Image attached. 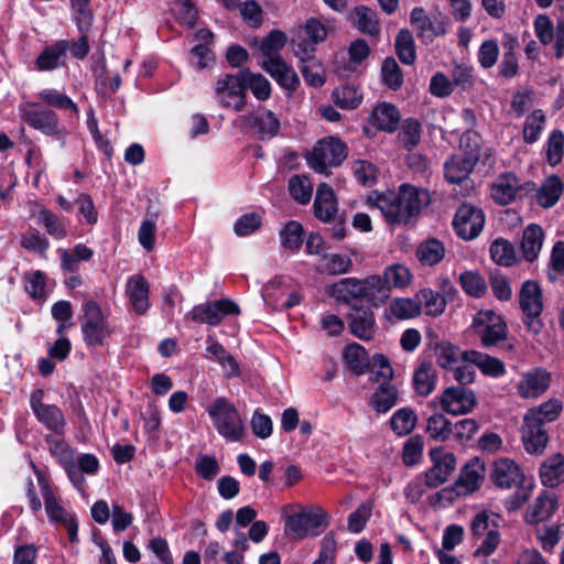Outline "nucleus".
<instances>
[{
	"label": "nucleus",
	"mask_w": 564,
	"mask_h": 564,
	"mask_svg": "<svg viewBox=\"0 0 564 564\" xmlns=\"http://www.w3.org/2000/svg\"><path fill=\"white\" fill-rule=\"evenodd\" d=\"M429 202L427 191L409 184H402L398 192H373L367 198L368 205L380 210L391 225L408 224Z\"/></svg>",
	"instance_id": "obj_1"
},
{
	"label": "nucleus",
	"mask_w": 564,
	"mask_h": 564,
	"mask_svg": "<svg viewBox=\"0 0 564 564\" xmlns=\"http://www.w3.org/2000/svg\"><path fill=\"white\" fill-rule=\"evenodd\" d=\"M207 413L216 431L228 442H239L245 432L242 419L232 402L225 397L216 398Z\"/></svg>",
	"instance_id": "obj_2"
},
{
	"label": "nucleus",
	"mask_w": 564,
	"mask_h": 564,
	"mask_svg": "<svg viewBox=\"0 0 564 564\" xmlns=\"http://www.w3.org/2000/svg\"><path fill=\"white\" fill-rule=\"evenodd\" d=\"M84 315L80 321L83 339L88 347L105 346L113 333V327L105 317L95 301L83 304Z\"/></svg>",
	"instance_id": "obj_3"
},
{
	"label": "nucleus",
	"mask_w": 564,
	"mask_h": 564,
	"mask_svg": "<svg viewBox=\"0 0 564 564\" xmlns=\"http://www.w3.org/2000/svg\"><path fill=\"white\" fill-rule=\"evenodd\" d=\"M347 158V149L339 139L329 137L319 140L307 156L308 166L319 174H328V170L338 166Z\"/></svg>",
	"instance_id": "obj_4"
},
{
	"label": "nucleus",
	"mask_w": 564,
	"mask_h": 564,
	"mask_svg": "<svg viewBox=\"0 0 564 564\" xmlns=\"http://www.w3.org/2000/svg\"><path fill=\"white\" fill-rule=\"evenodd\" d=\"M519 305L528 332L533 335L540 334L542 329L540 316L543 311V293L538 282L527 280L522 283L519 293Z\"/></svg>",
	"instance_id": "obj_5"
},
{
	"label": "nucleus",
	"mask_w": 564,
	"mask_h": 564,
	"mask_svg": "<svg viewBox=\"0 0 564 564\" xmlns=\"http://www.w3.org/2000/svg\"><path fill=\"white\" fill-rule=\"evenodd\" d=\"M327 514L322 509H303L285 521V533L293 540L319 535L327 527Z\"/></svg>",
	"instance_id": "obj_6"
},
{
	"label": "nucleus",
	"mask_w": 564,
	"mask_h": 564,
	"mask_svg": "<svg viewBox=\"0 0 564 564\" xmlns=\"http://www.w3.org/2000/svg\"><path fill=\"white\" fill-rule=\"evenodd\" d=\"M21 119L47 137L63 140L66 134L65 129L59 124L57 113L52 109L40 107L35 102L21 109Z\"/></svg>",
	"instance_id": "obj_7"
},
{
	"label": "nucleus",
	"mask_w": 564,
	"mask_h": 564,
	"mask_svg": "<svg viewBox=\"0 0 564 564\" xmlns=\"http://www.w3.org/2000/svg\"><path fill=\"white\" fill-rule=\"evenodd\" d=\"M215 96L224 108L240 111L247 98L242 70L236 75L220 76L215 85Z\"/></svg>",
	"instance_id": "obj_8"
},
{
	"label": "nucleus",
	"mask_w": 564,
	"mask_h": 564,
	"mask_svg": "<svg viewBox=\"0 0 564 564\" xmlns=\"http://www.w3.org/2000/svg\"><path fill=\"white\" fill-rule=\"evenodd\" d=\"M471 327L486 347L495 346L507 337L506 323L491 310L479 311L473 318Z\"/></svg>",
	"instance_id": "obj_9"
},
{
	"label": "nucleus",
	"mask_w": 564,
	"mask_h": 564,
	"mask_svg": "<svg viewBox=\"0 0 564 564\" xmlns=\"http://www.w3.org/2000/svg\"><path fill=\"white\" fill-rule=\"evenodd\" d=\"M43 398L42 389L34 390L30 397V406L36 420L54 434L64 435L66 419L63 411L55 404L44 403Z\"/></svg>",
	"instance_id": "obj_10"
},
{
	"label": "nucleus",
	"mask_w": 564,
	"mask_h": 564,
	"mask_svg": "<svg viewBox=\"0 0 564 564\" xmlns=\"http://www.w3.org/2000/svg\"><path fill=\"white\" fill-rule=\"evenodd\" d=\"M239 314L238 305L227 299L199 304L187 314L194 322L218 325L226 315Z\"/></svg>",
	"instance_id": "obj_11"
},
{
	"label": "nucleus",
	"mask_w": 564,
	"mask_h": 564,
	"mask_svg": "<svg viewBox=\"0 0 564 564\" xmlns=\"http://www.w3.org/2000/svg\"><path fill=\"white\" fill-rule=\"evenodd\" d=\"M484 224L485 215L482 210L471 205H462L453 220L456 234L465 240H471L479 236Z\"/></svg>",
	"instance_id": "obj_12"
},
{
	"label": "nucleus",
	"mask_w": 564,
	"mask_h": 564,
	"mask_svg": "<svg viewBox=\"0 0 564 564\" xmlns=\"http://www.w3.org/2000/svg\"><path fill=\"white\" fill-rule=\"evenodd\" d=\"M45 510L51 522L62 524L68 533L72 543L77 541L78 523L74 514L68 513L56 500L53 491L45 481L40 480Z\"/></svg>",
	"instance_id": "obj_13"
},
{
	"label": "nucleus",
	"mask_w": 564,
	"mask_h": 564,
	"mask_svg": "<svg viewBox=\"0 0 564 564\" xmlns=\"http://www.w3.org/2000/svg\"><path fill=\"white\" fill-rule=\"evenodd\" d=\"M489 477L491 482L500 489L518 488L524 478L520 466L513 459L506 457L492 462Z\"/></svg>",
	"instance_id": "obj_14"
},
{
	"label": "nucleus",
	"mask_w": 564,
	"mask_h": 564,
	"mask_svg": "<svg viewBox=\"0 0 564 564\" xmlns=\"http://www.w3.org/2000/svg\"><path fill=\"white\" fill-rule=\"evenodd\" d=\"M440 403L446 413L463 415L474 409L476 395L473 390L465 387H449L440 397Z\"/></svg>",
	"instance_id": "obj_15"
},
{
	"label": "nucleus",
	"mask_w": 564,
	"mask_h": 564,
	"mask_svg": "<svg viewBox=\"0 0 564 564\" xmlns=\"http://www.w3.org/2000/svg\"><path fill=\"white\" fill-rule=\"evenodd\" d=\"M433 466L425 474V485L429 488H436L444 484L456 467V458L452 453H442L435 448L430 452Z\"/></svg>",
	"instance_id": "obj_16"
},
{
	"label": "nucleus",
	"mask_w": 564,
	"mask_h": 564,
	"mask_svg": "<svg viewBox=\"0 0 564 564\" xmlns=\"http://www.w3.org/2000/svg\"><path fill=\"white\" fill-rule=\"evenodd\" d=\"M522 189L523 185L517 175L507 172L499 175L492 183L491 197L497 204L506 206L514 202Z\"/></svg>",
	"instance_id": "obj_17"
},
{
	"label": "nucleus",
	"mask_w": 564,
	"mask_h": 564,
	"mask_svg": "<svg viewBox=\"0 0 564 564\" xmlns=\"http://www.w3.org/2000/svg\"><path fill=\"white\" fill-rule=\"evenodd\" d=\"M477 162L478 155L475 151L467 155H453L444 164L445 178L453 184L467 182Z\"/></svg>",
	"instance_id": "obj_18"
},
{
	"label": "nucleus",
	"mask_w": 564,
	"mask_h": 564,
	"mask_svg": "<svg viewBox=\"0 0 564 564\" xmlns=\"http://www.w3.org/2000/svg\"><path fill=\"white\" fill-rule=\"evenodd\" d=\"M550 381V373L544 369L536 368L522 375L517 390L522 398H538L547 390Z\"/></svg>",
	"instance_id": "obj_19"
},
{
	"label": "nucleus",
	"mask_w": 564,
	"mask_h": 564,
	"mask_svg": "<svg viewBox=\"0 0 564 564\" xmlns=\"http://www.w3.org/2000/svg\"><path fill=\"white\" fill-rule=\"evenodd\" d=\"M263 69L284 89L293 91L300 84L299 76L292 66L282 57H271L262 61Z\"/></svg>",
	"instance_id": "obj_20"
},
{
	"label": "nucleus",
	"mask_w": 564,
	"mask_h": 564,
	"mask_svg": "<svg viewBox=\"0 0 564 564\" xmlns=\"http://www.w3.org/2000/svg\"><path fill=\"white\" fill-rule=\"evenodd\" d=\"M127 295L137 314H144L150 307L149 283L140 274L131 275L127 281Z\"/></svg>",
	"instance_id": "obj_21"
},
{
	"label": "nucleus",
	"mask_w": 564,
	"mask_h": 564,
	"mask_svg": "<svg viewBox=\"0 0 564 564\" xmlns=\"http://www.w3.org/2000/svg\"><path fill=\"white\" fill-rule=\"evenodd\" d=\"M337 213V200L333 188L326 183L318 185L314 200V215L323 220H332Z\"/></svg>",
	"instance_id": "obj_22"
},
{
	"label": "nucleus",
	"mask_w": 564,
	"mask_h": 564,
	"mask_svg": "<svg viewBox=\"0 0 564 564\" xmlns=\"http://www.w3.org/2000/svg\"><path fill=\"white\" fill-rule=\"evenodd\" d=\"M540 479L543 486L555 488L564 482V455L556 453L547 457L540 466Z\"/></svg>",
	"instance_id": "obj_23"
},
{
	"label": "nucleus",
	"mask_w": 564,
	"mask_h": 564,
	"mask_svg": "<svg viewBox=\"0 0 564 564\" xmlns=\"http://www.w3.org/2000/svg\"><path fill=\"white\" fill-rule=\"evenodd\" d=\"M522 440L525 451L530 454H541L549 443V436L544 425L539 422L525 420L522 431Z\"/></svg>",
	"instance_id": "obj_24"
},
{
	"label": "nucleus",
	"mask_w": 564,
	"mask_h": 564,
	"mask_svg": "<svg viewBox=\"0 0 564 564\" xmlns=\"http://www.w3.org/2000/svg\"><path fill=\"white\" fill-rule=\"evenodd\" d=\"M557 508V499L554 494L544 491L529 507L525 520L529 523H539L552 517Z\"/></svg>",
	"instance_id": "obj_25"
},
{
	"label": "nucleus",
	"mask_w": 564,
	"mask_h": 564,
	"mask_svg": "<svg viewBox=\"0 0 564 564\" xmlns=\"http://www.w3.org/2000/svg\"><path fill=\"white\" fill-rule=\"evenodd\" d=\"M350 332L362 340H370L375 334V316L370 308H354L349 315Z\"/></svg>",
	"instance_id": "obj_26"
},
{
	"label": "nucleus",
	"mask_w": 564,
	"mask_h": 564,
	"mask_svg": "<svg viewBox=\"0 0 564 564\" xmlns=\"http://www.w3.org/2000/svg\"><path fill=\"white\" fill-rule=\"evenodd\" d=\"M351 23L360 33L371 37L378 36L381 31L377 12L366 6L354 9Z\"/></svg>",
	"instance_id": "obj_27"
},
{
	"label": "nucleus",
	"mask_w": 564,
	"mask_h": 564,
	"mask_svg": "<svg viewBox=\"0 0 564 564\" xmlns=\"http://www.w3.org/2000/svg\"><path fill=\"white\" fill-rule=\"evenodd\" d=\"M485 467L479 459L468 462L456 481V487L463 492L468 494L477 490L484 480Z\"/></svg>",
	"instance_id": "obj_28"
},
{
	"label": "nucleus",
	"mask_w": 564,
	"mask_h": 564,
	"mask_svg": "<svg viewBox=\"0 0 564 564\" xmlns=\"http://www.w3.org/2000/svg\"><path fill=\"white\" fill-rule=\"evenodd\" d=\"M369 120L377 129L393 132L400 122V113L393 105L382 102L373 108Z\"/></svg>",
	"instance_id": "obj_29"
},
{
	"label": "nucleus",
	"mask_w": 564,
	"mask_h": 564,
	"mask_svg": "<svg viewBox=\"0 0 564 564\" xmlns=\"http://www.w3.org/2000/svg\"><path fill=\"white\" fill-rule=\"evenodd\" d=\"M543 229L535 224L529 225L522 235L521 250L523 258L533 262L538 259L543 246Z\"/></svg>",
	"instance_id": "obj_30"
},
{
	"label": "nucleus",
	"mask_w": 564,
	"mask_h": 564,
	"mask_svg": "<svg viewBox=\"0 0 564 564\" xmlns=\"http://www.w3.org/2000/svg\"><path fill=\"white\" fill-rule=\"evenodd\" d=\"M36 224L42 226L46 234L55 240H63L67 237L68 231L64 218L59 217L52 210L42 207L34 215Z\"/></svg>",
	"instance_id": "obj_31"
},
{
	"label": "nucleus",
	"mask_w": 564,
	"mask_h": 564,
	"mask_svg": "<svg viewBox=\"0 0 564 564\" xmlns=\"http://www.w3.org/2000/svg\"><path fill=\"white\" fill-rule=\"evenodd\" d=\"M463 361L477 366L486 376L499 377L505 372L501 360L476 350L464 351Z\"/></svg>",
	"instance_id": "obj_32"
},
{
	"label": "nucleus",
	"mask_w": 564,
	"mask_h": 564,
	"mask_svg": "<svg viewBox=\"0 0 564 564\" xmlns=\"http://www.w3.org/2000/svg\"><path fill=\"white\" fill-rule=\"evenodd\" d=\"M68 48L67 41H57L45 47L36 58V67L40 70H53L64 64V57Z\"/></svg>",
	"instance_id": "obj_33"
},
{
	"label": "nucleus",
	"mask_w": 564,
	"mask_h": 564,
	"mask_svg": "<svg viewBox=\"0 0 564 564\" xmlns=\"http://www.w3.org/2000/svg\"><path fill=\"white\" fill-rule=\"evenodd\" d=\"M436 380V369L431 362L423 361L414 370L413 384L420 395H430L435 389Z\"/></svg>",
	"instance_id": "obj_34"
},
{
	"label": "nucleus",
	"mask_w": 564,
	"mask_h": 564,
	"mask_svg": "<svg viewBox=\"0 0 564 564\" xmlns=\"http://www.w3.org/2000/svg\"><path fill=\"white\" fill-rule=\"evenodd\" d=\"M399 400V391L392 383L379 384L371 397L370 404L378 413L390 411Z\"/></svg>",
	"instance_id": "obj_35"
},
{
	"label": "nucleus",
	"mask_w": 564,
	"mask_h": 564,
	"mask_svg": "<svg viewBox=\"0 0 564 564\" xmlns=\"http://www.w3.org/2000/svg\"><path fill=\"white\" fill-rule=\"evenodd\" d=\"M282 284V279H274L265 284L262 290L263 300L276 310H286L297 305L301 301L297 293H290L288 294V299L285 301H280V296L275 294V291H278Z\"/></svg>",
	"instance_id": "obj_36"
},
{
	"label": "nucleus",
	"mask_w": 564,
	"mask_h": 564,
	"mask_svg": "<svg viewBox=\"0 0 564 564\" xmlns=\"http://www.w3.org/2000/svg\"><path fill=\"white\" fill-rule=\"evenodd\" d=\"M305 56H300L301 73L306 83L313 87H321L325 83V70L322 63L315 57L303 51Z\"/></svg>",
	"instance_id": "obj_37"
},
{
	"label": "nucleus",
	"mask_w": 564,
	"mask_h": 564,
	"mask_svg": "<svg viewBox=\"0 0 564 564\" xmlns=\"http://www.w3.org/2000/svg\"><path fill=\"white\" fill-rule=\"evenodd\" d=\"M343 356L348 367L356 376H360L368 370L370 360L366 349L361 345L357 343L347 345Z\"/></svg>",
	"instance_id": "obj_38"
},
{
	"label": "nucleus",
	"mask_w": 564,
	"mask_h": 564,
	"mask_svg": "<svg viewBox=\"0 0 564 564\" xmlns=\"http://www.w3.org/2000/svg\"><path fill=\"white\" fill-rule=\"evenodd\" d=\"M36 97L48 107L68 110L74 115H77L79 111L77 105L67 95L57 89L44 88L36 94Z\"/></svg>",
	"instance_id": "obj_39"
},
{
	"label": "nucleus",
	"mask_w": 564,
	"mask_h": 564,
	"mask_svg": "<svg viewBox=\"0 0 564 564\" xmlns=\"http://www.w3.org/2000/svg\"><path fill=\"white\" fill-rule=\"evenodd\" d=\"M562 193L563 183L561 178L557 175H551L538 192V203L544 208H550L558 202Z\"/></svg>",
	"instance_id": "obj_40"
},
{
	"label": "nucleus",
	"mask_w": 564,
	"mask_h": 564,
	"mask_svg": "<svg viewBox=\"0 0 564 564\" xmlns=\"http://www.w3.org/2000/svg\"><path fill=\"white\" fill-rule=\"evenodd\" d=\"M445 256V247L437 239H427L420 243L416 250L419 261L424 265H435Z\"/></svg>",
	"instance_id": "obj_41"
},
{
	"label": "nucleus",
	"mask_w": 564,
	"mask_h": 564,
	"mask_svg": "<svg viewBox=\"0 0 564 564\" xmlns=\"http://www.w3.org/2000/svg\"><path fill=\"white\" fill-rule=\"evenodd\" d=\"M253 128L261 139H271L278 134L280 121L270 110H260L253 117Z\"/></svg>",
	"instance_id": "obj_42"
},
{
	"label": "nucleus",
	"mask_w": 564,
	"mask_h": 564,
	"mask_svg": "<svg viewBox=\"0 0 564 564\" xmlns=\"http://www.w3.org/2000/svg\"><path fill=\"white\" fill-rule=\"evenodd\" d=\"M562 405L557 400H549L538 408L530 409L524 415L525 421L539 422L543 425L553 422L558 416Z\"/></svg>",
	"instance_id": "obj_43"
},
{
	"label": "nucleus",
	"mask_w": 564,
	"mask_h": 564,
	"mask_svg": "<svg viewBox=\"0 0 564 564\" xmlns=\"http://www.w3.org/2000/svg\"><path fill=\"white\" fill-rule=\"evenodd\" d=\"M415 296L416 301L420 303L421 310L423 308L427 315L438 316L445 310V299L438 292L431 289H423L419 291Z\"/></svg>",
	"instance_id": "obj_44"
},
{
	"label": "nucleus",
	"mask_w": 564,
	"mask_h": 564,
	"mask_svg": "<svg viewBox=\"0 0 564 564\" xmlns=\"http://www.w3.org/2000/svg\"><path fill=\"white\" fill-rule=\"evenodd\" d=\"M370 379L372 382L384 384L391 383L393 369L388 358L381 354H376L369 361Z\"/></svg>",
	"instance_id": "obj_45"
},
{
	"label": "nucleus",
	"mask_w": 564,
	"mask_h": 564,
	"mask_svg": "<svg viewBox=\"0 0 564 564\" xmlns=\"http://www.w3.org/2000/svg\"><path fill=\"white\" fill-rule=\"evenodd\" d=\"M395 51L403 64L412 65L416 58L415 43L412 33L402 29L395 36Z\"/></svg>",
	"instance_id": "obj_46"
},
{
	"label": "nucleus",
	"mask_w": 564,
	"mask_h": 564,
	"mask_svg": "<svg viewBox=\"0 0 564 564\" xmlns=\"http://www.w3.org/2000/svg\"><path fill=\"white\" fill-rule=\"evenodd\" d=\"M58 252L61 254L62 269L68 272L75 271L78 262L88 261L94 254L93 249L83 243L76 245L72 252L66 249H58Z\"/></svg>",
	"instance_id": "obj_47"
},
{
	"label": "nucleus",
	"mask_w": 564,
	"mask_h": 564,
	"mask_svg": "<svg viewBox=\"0 0 564 564\" xmlns=\"http://www.w3.org/2000/svg\"><path fill=\"white\" fill-rule=\"evenodd\" d=\"M289 192L297 203L305 205L310 203L312 198L313 184L308 176L296 174L289 180Z\"/></svg>",
	"instance_id": "obj_48"
},
{
	"label": "nucleus",
	"mask_w": 564,
	"mask_h": 564,
	"mask_svg": "<svg viewBox=\"0 0 564 564\" xmlns=\"http://www.w3.org/2000/svg\"><path fill=\"white\" fill-rule=\"evenodd\" d=\"M365 297L372 302H383L390 296L384 275H370L364 279Z\"/></svg>",
	"instance_id": "obj_49"
},
{
	"label": "nucleus",
	"mask_w": 564,
	"mask_h": 564,
	"mask_svg": "<svg viewBox=\"0 0 564 564\" xmlns=\"http://www.w3.org/2000/svg\"><path fill=\"white\" fill-rule=\"evenodd\" d=\"M390 312L398 319H409L420 315L421 306L416 296L398 297L391 301Z\"/></svg>",
	"instance_id": "obj_50"
},
{
	"label": "nucleus",
	"mask_w": 564,
	"mask_h": 564,
	"mask_svg": "<svg viewBox=\"0 0 564 564\" xmlns=\"http://www.w3.org/2000/svg\"><path fill=\"white\" fill-rule=\"evenodd\" d=\"M334 295L348 302L350 299L365 297L364 280L355 278L343 279L334 285Z\"/></svg>",
	"instance_id": "obj_51"
},
{
	"label": "nucleus",
	"mask_w": 564,
	"mask_h": 564,
	"mask_svg": "<svg viewBox=\"0 0 564 564\" xmlns=\"http://www.w3.org/2000/svg\"><path fill=\"white\" fill-rule=\"evenodd\" d=\"M489 251L492 261L500 265L511 267L516 263V250L506 239L499 238L494 240Z\"/></svg>",
	"instance_id": "obj_52"
},
{
	"label": "nucleus",
	"mask_w": 564,
	"mask_h": 564,
	"mask_svg": "<svg viewBox=\"0 0 564 564\" xmlns=\"http://www.w3.org/2000/svg\"><path fill=\"white\" fill-rule=\"evenodd\" d=\"M245 89L249 88L259 100H265L271 94L270 82L261 74H253L248 69L242 70Z\"/></svg>",
	"instance_id": "obj_53"
},
{
	"label": "nucleus",
	"mask_w": 564,
	"mask_h": 564,
	"mask_svg": "<svg viewBox=\"0 0 564 564\" xmlns=\"http://www.w3.org/2000/svg\"><path fill=\"white\" fill-rule=\"evenodd\" d=\"M383 275L390 291L392 289H404L410 285L412 281V274L409 268L400 263L387 267L383 271Z\"/></svg>",
	"instance_id": "obj_54"
},
{
	"label": "nucleus",
	"mask_w": 564,
	"mask_h": 564,
	"mask_svg": "<svg viewBox=\"0 0 564 564\" xmlns=\"http://www.w3.org/2000/svg\"><path fill=\"white\" fill-rule=\"evenodd\" d=\"M411 24L417 30L421 36H435L444 33L442 25L435 26L434 23L427 18L422 8H414L410 14Z\"/></svg>",
	"instance_id": "obj_55"
},
{
	"label": "nucleus",
	"mask_w": 564,
	"mask_h": 564,
	"mask_svg": "<svg viewBox=\"0 0 564 564\" xmlns=\"http://www.w3.org/2000/svg\"><path fill=\"white\" fill-rule=\"evenodd\" d=\"M416 415L410 408H402L394 412L390 420L391 429L398 435H406L414 429Z\"/></svg>",
	"instance_id": "obj_56"
},
{
	"label": "nucleus",
	"mask_w": 564,
	"mask_h": 564,
	"mask_svg": "<svg viewBox=\"0 0 564 564\" xmlns=\"http://www.w3.org/2000/svg\"><path fill=\"white\" fill-rule=\"evenodd\" d=\"M426 432L435 441H446L453 433V425L443 414L436 413L429 417Z\"/></svg>",
	"instance_id": "obj_57"
},
{
	"label": "nucleus",
	"mask_w": 564,
	"mask_h": 564,
	"mask_svg": "<svg viewBox=\"0 0 564 564\" xmlns=\"http://www.w3.org/2000/svg\"><path fill=\"white\" fill-rule=\"evenodd\" d=\"M281 243L285 249L299 250L303 243V227L295 220L289 221L280 230Z\"/></svg>",
	"instance_id": "obj_58"
},
{
	"label": "nucleus",
	"mask_w": 564,
	"mask_h": 564,
	"mask_svg": "<svg viewBox=\"0 0 564 564\" xmlns=\"http://www.w3.org/2000/svg\"><path fill=\"white\" fill-rule=\"evenodd\" d=\"M435 355L438 365L444 369H452L463 360V352L448 341L436 345Z\"/></svg>",
	"instance_id": "obj_59"
},
{
	"label": "nucleus",
	"mask_w": 564,
	"mask_h": 564,
	"mask_svg": "<svg viewBox=\"0 0 564 564\" xmlns=\"http://www.w3.org/2000/svg\"><path fill=\"white\" fill-rule=\"evenodd\" d=\"M286 43V35L279 30L271 31L261 42L260 51L263 55V59H270L271 57H281L279 52L284 47Z\"/></svg>",
	"instance_id": "obj_60"
},
{
	"label": "nucleus",
	"mask_w": 564,
	"mask_h": 564,
	"mask_svg": "<svg viewBox=\"0 0 564 564\" xmlns=\"http://www.w3.org/2000/svg\"><path fill=\"white\" fill-rule=\"evenodd\" d=\"M499 516L494 512L486 510L480 511L471 521V531L474 535L482 536L488 534L489 531L497 530L499 527Z\"/></svg>",
	"instance_id": "obj_61"
},
{
	"label": "nucleus",
	"mask_w": 564,
	"mask_h": 564,
	"mask_svg": "<svg viewBox=\"0 0 564 564\" xmlns=\"http://www.w3.org/2000/svg\"><path fill=\"white\" fill-rule=\"evenodd\" d=\"M382 83L390 89L397 90L403 84L402 72L393 57H387L381 66Z\"/></svg>",
	"instance_id": "obj_62"
},
{
	"label": "nucleus",
	"mask_w": 564,
	"mask_h": 564,
	"mask_svg": "<svg viewBox=\"0 0 564 564\" xmlns=\"http://www.w3.org/2000/svg\"><path fill=\"white\" fill-rule=\"evenodd\" d=\"M545 115L542 110H534L528 116L523 127V139L527 143H534L544 129Z\"/></svg>",
	"instance_id": "obj_63"
},
{
	"label": "nucleus",
	"mask_w": 564,
	"mask_h": 564,
	"mask_svg": "<svg viewBox=\"0 0 564 564\" xmlns=\"http://www.w3.org/2000/svg\"><path fill=\"white\" fill-rule=\"evenodd\" d=\"M398 139L408 150L415 148L421 139L420 122L415 119H406L401 126Z\"/></svg>",
	"instance_id": "obj_64"
}]
</instances>
